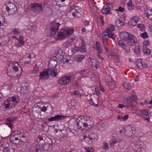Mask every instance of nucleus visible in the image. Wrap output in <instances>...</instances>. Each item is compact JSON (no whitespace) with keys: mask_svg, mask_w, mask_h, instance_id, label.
Listing matches in <instances>:
<instances>
[{"mask_svg":"<svg viewBox=\"0 0 152 152\" xmlns=\"http://www.w3.org/2000/svg\"><path fill=\"white\" fill-rule=\"evenodd\" d=\"M134 128L130 126H128L125 129V135L132 136V134L135 133Z\"/></svg>","mask_w":152,"mask_h":152,"instance_id":"17","label":"nucleus"},{"mask_svg":"<svg viewBox=\"0 0 152 152\" xmlns=\"http://www.w3.org/2000/svg\"><path fill=\"white\" fill-rule=\"evenodd\" d=\"M136 38L133 35L130 34L126 41V43L129 45L134 46L136 44Z\"/></svg>","mask_w":152,"mask_h":152,"instance_id":"9","label":"nucleus"},{"mask_svg":"<svg viewBox=\"0 0 152 152\" xmlns=\"http://www.w3.org/2000/svg\"><path fill=\"white\" fill-rule=\"evenodd\" d=\"M94 135H95L94 134L91 135L89 136V137H87V140H88L90 144L93 143V140H94V141L95 137H94Z\"/></svg>","mask_w":152,"mask_h":152,"instance_id":"33","label":"nucleus"},{"mask_svg":"<svg viewBox=\"0 0 152 152\" xmlns=\"http://www.w3.org/2000/svg\"><path fill=\"white\" fill-rule=\"evenodd\" d=\"M118 45L119 46L122 47V48L126 45L122 40H119L118 41Z\"/></svg>","mask_w":152,"mask_h":152,"instance_id":"50","label":"nucleus"},{"mask_svg":"<svg viewBox=\"0 0 152 152\" xmlns=\"http://www.w3.org/2000/svg\"><path fill=\"white\" fill-rule=\"evenodd\" d=\"M74 30L70 28H61L60 29L57 34L58 39L62 40L72 34Z\"/></svg>","mask_w":152,"mask_h":152,"instance_id":"1","label":"nucleus"},{"mask_svg":"<svg viewBox=\"0 0 152 152\" xmlns=\"http://www.w3.org/2000/svg\"><path fill=\"white\" fill-rule=\"evenodd\" d=\"M86 149V152H94V150L92 148H88Z\"/></svg>","mask_w":152,"mask_h":152,"instance_id":"61","label":"nucleus"},{"mask_svg":"<svg viewBox=\"0 0 152 152\" xmlns=\"http://www.w3.org/2000/svg\"><path fill=\"white\" fill-rule=\"evenodd\" d=\"M8 37H4L0 38V42H1L4 45L7 43L8 40Z\"/></svg>","mask_w":152,"mask_h":152,"instance_id":"35","label":"nucleus"},{"mask_svg":"<svg viewBox=\"0 0 152 152\" xmlns=\"http://www.w3.org/2000/svg\"><path fill=\"white\" fill-rule=\"evenodd\" d=\"M15 134L13 135H12L10 136V142L12 143L15 144L17 145H19V134L16 133H15Z\"/></svg>","mask_w":152,"mask_h":152,"instance_id":"14","label":"nucleus"},{"mask_svg":"<svg viewBox=\"0 0 152 152\" xmlns=\"http://www.w3.org/2000/svg\"><path fill=\"white\" fill-rule=\"evenodd\" d=\"M18 97L14 96L4 101L3 104L6 108H10L15 106L19 102Z\"/></svg>","mask_w":152,"mask_h":152,"instance_id":"2","label":"nucleus"},{"mask_svg":"<svg viewBox=\"0 0 152 152\" xmlns=\"http://www.w3.org/2000/svg\"><path fill=\"white\" fill-rule=\"evenodd\" d=\"M130 35L129 33L126 32H121L120 34V37L126 41Z\"/></svg>","mask_w":152,"mask_h":152,"instance_id":"26","label":"nucleus"},{"mask_svg":"<svg viewBox=\"0 0 152 152\" xmlns=\"http://www.w3.org/2000/svg\"><path fill=\"white\" fill-rule=\"evenodd\" d=\"M139 115L144 118L145 120L148 121H150V116L148 115V112L146 110H143L140 112Z\"/></svg>","mask_w":152,"mask_h":152,"instance_id":"11","label":"nucleus"},{"mask_svg":"<svg viewBox=\"0 0 152 152\" xmlns=\"http://www.w3.org/2000/svg\"><path fill=\"white\" fill-rule=\"evenodd\" d=\"M74 13L75 14V18H78L80 17L82 15L83 12L81 11L80 10L74 9Z\"/></svg>","mask_w":152,"mask_h":152,"instance_id":"29","label":"nucleus"},{"mask_svg":"<svg viewBox=\"0 0 152 152\" xmlns=\"http://www.w3.org/2000/svg\"><path fill=\"white\" fill-rule=\"evenodd\" d=\"M7 75L10 77H15V73L16 71H15L11 67L9 66L7 69Z\"/></svg>","mask_w":152,"mask_h":152,"instance_id":"20","label":"nucleus"},{"mask_svg":"<svg viewBox=\"0 0 152 152\" xmlns=\"http://www.w3.org/2000/svg\"><path fill=\"white\" fill-rule=\"evenodd\" d=\"M103 35L107 36L108 37L112 39H115L116 37L115 34L112 33L110 32V29L109 28H107L104 32Z\"/></svg>","mask_w":152,"mask_h":152,"instance_id":"16","label":"nucleus"},{"mask_svg":"<svg viewBox=\"0 0 152 152\" xmlns=\"http://www.w3.org/2000/svg\"><path fill=\"white\" fill-rule=\"evenodd\" d=\"M56 57L58 60L62 62H63L65 58L63 55L60 54H58L56 56Z\"/></svg>","mask_w":152,"mask_h":152,"instance_id":"42","label":"nucleus"},{"mask_svg":"<svg viewBox=\"0 0 152 152\" xmlns=\"http://www.w3.org/2000/svg\"><path fill=\"white\" fill-rule=\"evenodd\" d=\"M127 8L129 10H132L134 9V6L131 0H130L127 3Z\"/></svg>","mask_w":152,"mask_h":152,"instance_id":"34","label":"nucleus"},{"mask_svg":"<svg viewBox=\"0 0 152 152\" xmlns=\"http://www.w3.org/2000/svg\"><path fill=\"white\" fill-rule=\"evenodd\" d=\"M103 148L105 150L107 149L108 148V144L107 142L104 143V145L103 146Z\"/></svg>","mask_w":152,"mask_h":152,"instance_id":"64","label":"nucleus"},{"mask_svg":"<svg viewBox=\"0 0 152 152\" xmlns=\"http://www.w3.org/2000/svg\"><path fill=\"white\" fill-rule=\"evenodd\" d=\"M123 85L125 88L130 89L131 88V86L129 84V83H127L126 82L124 83H123Z\"/></svg>","mask_w":152,"mask_h":152,"instance_id":"45","label":"nucleus"},{"mask_svg":"<svg viewBox=\"0 0 152 152\" xmlns=\"http://www.w3.org/2000/svg\"><path fill=\"white\" fill-rule=\"evenodd\" d=\"M63 45L65 47L67 48L70 47L71 46V44L69 42H65L64 44Z\"/></svg>","mask_w":152,"mask_h":152,"instance_id":"59","label":"nucleus"},{"mask_svg":"<svg viewBox=\"0 0 152 152\" xmlns=\"http://www.w3.org/2000/svg\"><path fill=\"white\" fill-rule=\"evenodd\" d=\"M31 54L28 55L27 57L26 58L25 63H32L34 62V60L32 61V59H31Z\"/></svg>","mask_w":152,"mask_h":152,"instance_id":"40","label":"nucleus"},{"mask_svg":"<svg viewBox=\"0 0 152 152\" xmlns=\"http://www.w3.org/2000/svg\"><path fill=\"white\" fill-rule=\"evenodd\" d=\"M57 64V61L55 60L51 59L50 60L48 63V66L49 67L54 69Z\"/></svg>","mask_w":152,"mask_h":152,"instance_id":"22","label":"nucleus"},{"mask_svg":"<svg viewBox=\"0 0 152 152\" xmlns=\"http://www.w3.org/2000/svg\"><path fill=\"white\" fill-rule=\"evenodd\" d=\"M49 69V74L50 75L51 77H54L56 76L57 75V72H56V69Z\"/></svg>","mask_w":152,"mask_h":152,"instance_id":"27","label":"nucleus"},{"mask_svg":"<svg viewBox=\"0 0 152 152\" xmlns=\"http://www.w3.org/2000/svg\"><path fill=\"white\" fill-rule=\"evenodd\" d=\"M107 4L108 6H107V7H108L110 10H113V7L114 6V3H111L110 2H107Z\"/></svg>","mask_w":152,"mask_h":152,"instance_id":"48","label":"nucleus"},{"mask_svg":"<svg viewBox=\"0 0 152 152\" xmlns=\"http://www.w3.org/2000/svg\"><path fill=\"white\" fill-rule=\"evenodd\" d=\"M140 36L144 39L147 38L148 36L147 33L146 32H144L143 33H140Z\"/></svg>","mask_w":152,"mask_h":152,"instance_id":"43","label":"nucleus"},{"mask_svg":"<svg viewBox=\"0 0 152 152\" xmlns=\"http://www.w3.org/2000/svg\"><path fill=\"white\" fill-rule=\"evenodd\" d=\"M18 134H19V145H20L25 143L26 142L27 139L26 134L20 131L18 132Z\"/></svg>","mask_w":152,"mask_h":152,"instance_id":"12","label":"nucleus"},{"mask_svg":"<svg viewBox=\"0 0 152 152\" xmlns=\"http://www.w3.org/2000/svg\"><path fill=\"white\" fill-rule=\"evenodd\" d=\"M134 52L135 53L138 54L140 53V49L138 46H136L135 47L134 49Z\"/></svg>","mask_w":152,"mask_h":152,"instance_id":"49","label":"nucleus"},{"mask_svg":"<svg viewBox=\"0 0 152 152\" xmlns=\"http://www.w3.org/2000/svg\"><path fill=\"white\" fill-rule=\"evenodd\" d=\"M136 66L140 69L145 68L147 66V65L144 62H142L141 59H138L136 61Z\"/></svg>","mask_w":152,"mask_h":152,"instance_id":"18","label":"nucleus"},{"mask_svg":"<svg viewBox=\"0 0 152 152\" xmlns=\"http://www.w3.org/2000/svg\"><path fill=\"white\" fill-rule=\"evenodd\" d=\"M67 15L70 19H73L75 18L74 9L70 10L67 13Z\"/></svg>","mask_w":152,"mask_h":152,"instance_id":"24","label":"nucleus"},{"mask_svg":"<svg viewBox=\"0 0 152 152\" xmlns=\"http://www.w3.org/2000/svg\"><path fill=\"white\" fill-rule=\"evenodd\" d=\"M17 119V117L15 116H12L7 118L5 121V124L11 128L13 125V123Z\"/></svg>","mask_w":152,"mask_h":152,"instance_id":"7","label":"nucleus"},{"mask_svg":"<svg viewBox=\"0 0 152 152\" xmlns=\"http://www.w3.org/2000/svg\"><path fill=\"white\" fill-rule=\"evenodd\" d=\"M60 25L59 23H57L55 22H52L50 26L51 30L50 36H52L56 34Z\"/></svg>","mask_w":152,"mask_h":152,"instance_id":"5","label":"nucleus"},{"mask_svg":"<svg viewBox=\"0 0 152 152\" xmlns=\"http://www.w3.org/2000/svg\"><path fill=\"white\" fill-rule=\"evenodd\" d=\"M9 146V144L7 143H4L3 145V148L4 149V150L6 148H7Z\"/></svg>","mask_w":152,"mask_h":152,"instance_id":"63","label":"nucleus"},{"mask_svg":"<svg viewBox=\"0 0 152 152\" xmlns=\"http://www.w3.org/2000/svg\"><path fill=\"white\" fill-rule=\"evenodd\" d=\"M12 7H15V6L13 3H8L6 8V10L10 14H13L16 11L15 8H12Z\"/></svg>","mask_w":152,"mask_h":152,"instance_id":"13","label":"nucleus"},{"mask_svg":"<svg viewBox=\"0 0 152 152\" xmlns=\"http://www.w3.org/2000/svg\"><path fill=\"white\" fill-rule=\"evenodd\" d=\"M42 8V5L39 3H34L30 5L29 10L36 14H38Z\"/></svg>","mask_w":152,"mask_h":152,"instance_id":"4","label":"nucleus"},{"mask_svg":"<svg viewBox=\"0 0 152 152\" xmlns=\"http://www.w3.org/2000/svg\"><path fill=\"white\" fill-rule=\"evenodd\" d=\"M53 145V142L52 140L50 139H49L48 140V143L47 145L49 146V148L50 146H51Z\"/></svg>","mask_w":152,"mask_h":152,"instance_id":"58","label":"nucleus"},{"mask_svg":"<svg viewBox=\"0 0 152 152\" xmlns=\"http://www.w3.org/2000/svg\"><path fill=\"white\" fill-rule=\"evenodd\" d=\"M85 58V56L83 55H76L75 57V60L77 62H80L82 61L83 59Z\"/></svg>","mask_w":152,"mask_h":152,"instance_id":"30","label":"nucleus"},{"mask_svg":"<svg viewBox=\"0 0 152 152\" xmlns=\"http://www.w3.org/2000/svg\"><path fill=\"white\" fill-rule=\"evenodd\" d=\"M66 116L64 115H58L54 117L48 118V121L50 122L58 121L63 120L64 118H66Z\"/></svg>","mask_w":152,"mask_h":152,"instance_id":"15","label":"nucleus"},{"mask_svg":"<svg viewBox=\"0 0 152 152\" xmlns=\"http://www.w3.org/2000/svg\"><path fill=\"white\" fill-rule=\"evenodd\" d=\"M103 39L102 40V42L103 44H105V40H106L108 39V37L107 36H106L105 35H103Z\"/></svg>","mask_w":152,"mask_h":152,"instance_id":"60","label":"nucleus"},{"mask_svg":"<svg viewBox=\"0 0 152 152\" xmlns=\"http://www.w3.org/2000/svg\"><path fill=\"white\" fill-rule=\"evenodd\" d=\"M93 48L97 51V54H101L102 53V49L99 46H96Z\"/></svg>","mask_w":152,"mask_h":152,"instance_id":"39","label":"nucleus"},{"mask_svg":"<svg viewBox=\"0 0 152 152\" xmlns=\"http://www.w3.org/2000/svg\"><path fill=\"white\" fill-rule=\"evenodd\" d=\"M44 150L43 145H37L32 150L33 152H42Z\"/></svg>","mask_w":152,"mask_h":152,"instance_id":"21","label":"nucleus"},{"mask_svg":"<svg viewBox=\"0 0 152 152\" xmlns=\"http://www.w3.org/2000/svg\"><path fill=\"white\" fill-rule=\"evenodd\" d=\"M125 9L124 8L121 7V6H119L118 7V8L117 9H115L114 10L115 11H119L121 12H123Z\"/></svg>","mask_w":152,"mask_h":152,"instance_id":"53","label":"nucleus"},{"mask_svg":"<svg viewBox=\"0 0 152 152\" xmlns=\"http://www.w3.org/2000/svg\"><path fill=\"white\" fill-rule=\"evenodd\" d=\"M84 120V119L82 118V116L78 117L76 121L77 125H75L74 126V128H72L73 126H72L71 128L72 129V130L76 131L77 129H83V122H85Z\"/></svg>","mask_w":152,"mask_h":152,"instance_id":"6","label":"nucleus"},{"mask_svg":"<svg viewBox=\"0 0 152 152\" xmlns=\"http://www.w3.org/2000/svg\"><path fill=\"white\" fill-rule=\"evenodd\" d=\"M149 44V42L148 40L145 41L143 42V48L145 49Z\"/></svg>","mask_w":152,"mask_h":152,"instance_id":"52","label":"nucleus"},{"mask_svg":"<svg viewBox=\"0 0 152 152\" xmlns=\"http://www.w3.org/2000/svg\"><path fill=\"white\" fill-rule=\"evenodd\" d=\"M122 48L124 50L125 52L127 53H129L130 52V48L129 47L127 46L126 45L123 47Z\"/></svg>","mask_w":152,"mask_h":152,"instance_id":"47","label":"nucleus"},{"mask_svg":"<svg viewBox=\"0 0 152 152\" xmlns=\"http://www.w3.org/2000/svg\"><path fill=\"white\" fill-rule=\"evenodd\" d=\"M137 27L140 28V30L141 31H142L144 29L145 26L144 25L142 24H139L137 25Z\"/></svg>","mask_w":152,"mask_h":152,"instance_id":"54","label":"nucleus"},{"mask_svg":"<svg viewBox=\"0 0 152 152\" xmlns=\"http://www.w3.org/2000/svg\"><path fill=\"white\" fill-rule=\"evenodd\" d=\"M28 88L26 84H23L22 85L21 89L20 90V93L26 94L28 91Z\"/></svg>","mask_w":152,"mask_h":152,"instance_id":"25","label":"nucleus"},{"mask_svg":"<svg viewBox=\"0 0 152 152\" xmlns=\"http://www.w3.org/2000/svg\"><path fill=\"white\" fill-rule=\"evenodd\" d=\"M82 118L84 119V121H85L86 124L88 125L87 128L90 129L94 124L92 121V118L87 116H82Z\"/></svg>","mask_w":152,"mask_h":152,"instance_id":"10","label":"nucleus"},{"mask_svg":"<svg viewBox=\"0 0 152 152\" xmlns=\"http://www.w3.org/2000/svg\"><path fill=\"white\" fill-rule=\"evenodd\" d=\"M145 13L147 17L150 20L152 21V10L147 9L145 10Z\"/></svg>","mask_w":152,"mask_h":152,"instance_id":"23","label":"nucleus"},{"mask_svg":"<svg viewBox=\"0 0 152 152\" xmlns=\"http://www.w3.org/2000/svg\"><path fill=\"white\" fill-rule=\"evenodd\" d=\"M12 31L14 34L18 35L20 34V32L16 28H15Z\"/></svg>","mask_w":152,"mask_h":152,"instance_id":"56","label":"nucleus"},{"mask_svg":"<svg viewBox=\"0 0 152 152\" xmlns=\"http://www.w3.org/2000/svg\"><path fill=\"white\" fill-rule=\"evenodd\" d=\"M9 66L13 69L15 71L17 72L18 70V68L20 66V65L18 62L13 61L10 62Z\"/></svg>","mask_w":152,"mask_h":152,"instance_id":"19","label":"nucleus"},{"mask_svg":"<svg viewBox=\"0 0 152 152\" xmlns=\"http://www.w3.org/2000/svg\"><path fill=\"white\" fill-rule=\"evenodd\" d=\"M79 50L82 53H84L86 51V46L84 45H82L80 47L78 48Z\"/></svg>","mask_w":152,"mask_h":152,"instance_id":"38","label":"nucleus"},{"mask_svg":"<svg viewBox=\"0 0 152 152\" xmlns=\"http://www.w3.org/2000/svg\"><path fill=\"white\" fill-rule=\"evenodd\" d=\"M49 69H47L40 72L39 75V79L42 80H45L48 79L49 77Z\"/></svg>","mask_w":152,"mask_h":152,"instance_id":"8","label":"nucleus"},{"mask_svg":"<svg viewBox=\"0 0 152 152\" xmlns=\"http://www.w3.org/2000/svg\"><path fill=\"white\" fill-rule=\"evenodd\" d=\"M72 94L73 95H76L77 96H78L79 95L80 96V94L79 90H76L74 92H73L72 93Z\"/></svg>","mask_w":152,"mask_h":152,"instance_id":"57","label":"nucleus"},{"mask_svg":"<svg viewBox=\"0 0 152 152\" xmlns=\"http://www.w3.org/2000/svg\"><path fill=\"white\" fill-rule=\"evenodd\" d=\"M115 25L118 27H121L124 25V22L121 20H117L115 22Z\"/></svg>","mask_w":152,"mask_h":152,"instance_id":"31","label":"nucleus"},{"mask_svg":"<svg viewBox=\"0 0 152 152\" xmlns=\"http://www.w3.org/2000/svg\"><path fill=\"white\" fill-rule=\"evenodd\" d=\"M49 106H50V107L51 108V111L52 112H53V108L52 105L50 104H49L47 107L43 106L42 108H41L40 106H39V108L41 110V111L43 112H45L47 110V107H48Z\"/></svg>","mask_w":152,"mask_h":152,"instance_id":"32","label":"nucleus"},{"mask_svg":"<svg viewBox=\"0 0 152 152\" xmlns=\"http://www.w3.org/2000/svg\"><path fill=\"white\" fill-rule=\"evenodd\" d=\"M0 152H15V150L13 148H10L8 150L6 151L5 149L3 151L1 149Z\"/></svg>","mask_w":152,"mask_h":152,"instance_id":"51","label":"nucleus"},{"mask_svg":"<svg viewBox=\"0 0 152 152\" xmlns=\"http://www.w3.org/2000/svg\"><path fill=\"white\" fill-rule=\"evenodd\" d=\"M94 63L95 64V67L96 69L98 68L100 66L99 62V61L96 60H95Z\"/></svg>","mask_w":152,"mask_h":152,"instance_id":"55","label":"nucleus"},{"mask_svg":"<svg viewBox=\"0 0 152 152\" xmlns=\"http://www.w3.org/2000/svg\"><path fill=\"white\" fill-rule=\"evenodd\" d=\"M142 52L144 54L147 55H150L151 54L150 50L147 48L145 49L143 48Z\"/></svg>","mask_w":152,"mask_h":152,"instance_id":"44","label":"nucleus"},{"mask_svg":"<svg viewBox=\"0 0 152 152\" xmlns=\"http://www.w3.org/2000/svg\"><path fill=\"white\" fill-rule=\"evenodd\" d=\"M137 98V97L134 95H131L126 98V102L127 104H128L131 102L134 101V100H136Z\"/></svg>","mask_w":152,"mask_h":152,"instance_id":"28","label":"nucleus"},{"mask_svg":"<svg viewBox=\"0 0 152 152\" xmlns=\"http://www.w3.org/2000/svg\"><path fill=\"white\" fill-rule=\"evenodd\" d=\"M116 141L115 140L113 139L110 142V145H112L116 143Z\"/></svg>","mask_w":152,"mask_h":152,"instance_id":"62","label":"nucleus"},{"mask_svg":"<svg viewBox=\"0 0 152 152\" xmlns=\"http://www.w3.org/2000/svg\"><path fill=\"white\" fill-rule=\"evenodd\" d=\"M75 77V75H70L61 77L58 80V83L61 85H65L68 84L73 81Z\"/></svg>","mask_w":152,"mask_h":152,"instance_id":"3","label":"nucleus"},{"mask_svg":"<svg viewBox=\"0 0 152 152\" xmlns=\"http://www.w3.org/2000/svg\"><path fill=\"white\" fill-rule=\"evenodd\" d=\"M137 22V20H135L134 19L132 18L130 20L129 23L130 26H134L136 25Z\"/></svg>","mask_w":152,"mask_h":152,"instance_id":"37","label":"nucleus"},{"mask_svg":"<svg viewBox=\"0 0 152 152\" xmlns=\"http://www.w3.org/2000/svg\"><path fill=\"white\" fill-rule=\"evenodd\" d=\"M78 48L77 47H75L73 48H72L71 50V51L72 54H75L76 52L79 51Z\"/></svg>","mask_w":152,"mask_h":152,"instance_id":"46","label":"nucleus"},{"mask_svg":"<svg viewBox=\"0 0 152 152\" xmlns=\"http://www.w3.org/2000/svg\"><path fill=\"white\" fill-rule=\"evenodd\" d=\"M110 10V9L107 7L106 8H103L102 10V12L104 14H110L111 13V12Z\"/></svg>","mask_w":152,"mask_h":152,"instance_id":"36","label":"nucleus"},{"mask_svg":"<svg viewBox=\"0 0 152 152\" xmlns=\"http://www.w3.org/2000/svg\"><path fill=\"white\" fill-rule=\"evenodd\" d=\"M17 39L18 43L20 44L21 45H23L24 44V38L22 36H19V38H17Z\"/></svg>","mask_w":152,"mask_h":152,"instance_id":"41","label":"nucleus"}]
</instances>
